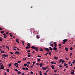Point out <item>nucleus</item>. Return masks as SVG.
<instances>
[{
    "label": "nucleus",
    "mask_w": 75,
    "mask_h": 75,
    "mask_svg": "<svg viewBox=\"0 0 75 75\" xmlns=\"http://www.w3.org/2000/svg\"><path fill=\"white\" fill-rule=\"evenodd\" d=\"M9 67H11V64H9L8 65Z\"/></svg>",
    "instance_id": "51"
},
{
    "label": "nucleus",
    "mask_w": 75,
    "mask_h": 75,
    "mask_svg": "<svg viewBox=\"0 0 75 75\" xmlns=\"http://www.w3.org/2000/svg\"><path fill=\"white\" fill-rule=\"evenodd\" d=\"M50 46H51L52 47H54V45H53V44H50Z\"/></svg>",
    "instance_id": "32"
},
{
    "label": "nucleus",
    "mask_w": 75,
    "mask_h": 75,
    "mask_svg": "<svg viewBox=\"0 0 75 75\" xmlns=\"http://www.w3.org/2000/svg\"><path fill=\"white\" fill-rule=\"evenodd\" d=\"M17 72L18 74H21V72L20 71H17Z\"/></svg>",
    "instance_id": "27"
},
{
    "label": "nucleus",
    "mask_w": 75,
    "mask_h": 75,
    "mask_svg": "<svg viewBox=\"0 0 75 75\" xmlns=\"http://www.w3.org/2000/svg\"><path fill=\"white\" fill-rule=\"evenodd\" d=\"M36 65H40V64L39 63H38L37 62L36 63Z\"/></svg>",
    "instance_id": "33"
},
{
    "label": "nucleus",
    "mask_w": 75,
    "mask_h": 75,
    "mask_svg": "<svg viewBox=\"0 0 75 75\" xmlns=\"http://www.w3.org/2000/svg\"><path fill=\"white\" fill-rule=\"evenodd\" d=\"M0 41H3V40L1 39V37H0Z\"/></svg>",
    "instance_id": "18"
},
{
    "label": "nucleus",
    "mask_w": 75,
    "mask_h": 75,
    "mask_svg": "<svg viewBox=\"0 0 75 75\" xmlns=\"http://www.w3.org/2000/svg\"><path fill=\"white\" fill-rule=\"evenodd\" d=\"M54 65L51 66V68H54Z\"/></svg>",
    "instance_id": "47"
},
{
    "label": "nucleus",
    "mask_w": 75,
    "mask_h": 75,
    "mask_svg": "<svg viewBox=\"0 0 75 75\" xmlns=\"http://www.w3.org/2000/svg\"><path fill=\"white\" fill-rule=\"evenodd\" d=\"M17 49L18 51H20V49H19V48H17Z\"/></svg>",
    "instance_id": "54"
},
{
    "label": "nucleus",
    "mask_w": 75,
    "mask_h": 75,
    "mask_svg": "<svg viewBox=\"0 0 75 75\" xmlns=\"http://www.w3.org/2000/svg\"><path fill=\"white\" fill-rule=\"evenodd\" d=\"M10 53L12 55H13V52H11Z\"/></svg>",
    "instance_id": "53"
},
{
    "label": "nucleus",
    "mask_w": 75,
    "mask_h": 75,
    "mask_svg": "<svg viewBox=\"0 0 75 75\" xmlns=\"http://www.w3.org/2000/svg\"><path fill=\"white\" fill-rule=\"evenodd\" d=\"M27 45H28V46L29 47H30V45L29 43L27 44Z\"/></svg>",
    "instance_id": "24"
},
{
    "label": "nucleus",
    "mask_w": 75,
    "mask_h": 75,
    "mask_svg": "<svg viewBox=\"0 0 75 75\" xmlns=\"http://www.w3.org/2000/svg\"><path fill=\"white\" fill-rule=\"evenodd\" d=\"M33 67H34V64L33 65H32L30 67V68H33Z\"/></svg>",
    "instance_id": "35"
},
{
    "label": "nucleus",
    "mask_w": 75,
    "mask_h": 75,
    "mask_svg": "<svg viewBox=\"0 0 75 75\" xmlns=\"http://www.w3.org/2000/svg\"><path fill=\"white\" fill-rule=\"evenodd\" d=\"M49 55L50 56H51V53L50 52H49Z\"/></svg>",
    "instance_id": "28"
},
{
    "label": "nucleus",
    "mask_w": 75,
    "mask_h": 75,
    "mask_svg": "<svg viewBox=\"0 0 75 75\" xmlns=\"http://www.w3.org/2000/svg\"><path fill=\"white\" fill-rule=\"evenodd\" d=\"M4 33V31H1L0 33L1 34H3V33Z\"/></svg>",
    "instance_id": "15"
},
{
    "label": "nucleus",
    "mask_w": 75,
    "mask_h": 75,
    "mask_svg": "<svg viewBox=\"0 0 75 75\" xmlns=\"http://www.w3.org/2000/svg\"><path fill=\"white\" fill-rule=\"evenodd\" d=\"M39 74L40 75H42V73H41V71H39Z\"/></svg>",
    "instance_id": "21"
},
{
    "label": "nucleus",
    "mask_w": 75,
    "mask_h": 75,
    "mask_svg": "<svg viewBox=\"0 0 75 75\" xmlns=\"http://www.w3.org/2000/svg\"><path fill=\"white\" fill-rule=\"evenodd\" d=\"M62 64H63L64 62H65V61L64 60H62Z\"/></svg>",
    "instance_id": "19"
},
{
    "label": "nucleus",
    "mask_w": 75,
    "mask_h": 75,
    "mask_svg": "<svg viewBox=\"0 0 75 75\" xmlns=\"http://www.w3.org/2000/svg\"><path fill=\"white\" fill-rule=\"evenodd\" d=\"M54 63V62H51V64H53Z\"/></svg>",
    "instance_id": "50"
},
{
    "label": "nucleus",
    "mask_w": 75,
    "mask_h": 75,
    "mask_svg": "<svg viewBox=\"0 0 75 75\" xmlns=\"http://www.w3.org/2000/svg\"><path fill=\"white\" fill-rule=\"evenodd\" d=\"M54 47H57V43L56 42L54 43Z\"/></svg>",
    "instance_id": "9"
},
{
    "label": "nucleus",
    "mask_w": 75,
    "mask_h": 75,
    "mask_svg": "<svg viewBox=\"0 0 75 75\" xmlns=\"http://www.w3.org/2000/svg\"><path fill=\"white\" fill-rule=\"evenodd\" d=\"M65 59H66V60H68V58H66Z\"/></svg>",
    "instance_id": "56"
},
{
    "label": "nucleus",
    "mask_w": 75,
    "mask_h": 75,
    "mask_svg": "<svg viewBox=\"0 0 75 75\" xmlns=\"http://www.w3.org/2000/svg\"><path fill=\"white\" fill-rule=\"evenodd\" d=\"M36 37L38 39V38H40V37H39L38 35Z\"/></svg>",
    "instance_id": "41"
},
{
    "label": "nucleus",
    "mask_w": 75,
    "mask_h": 75,
    "mask_svg": "<svg viewBox=\"0 0 75 75\" xmlns=\"http://www.w3.org/2000/svg\"><path fill=\"white\" fill-rule=\"evenodd\" d=\"M16 41L17 42H18V43H19V41H18V39H16Z\"/></svg>",
    "instance_id": "26"
},
{
    "label": "nucleus",
    "mask_w": 75,
    "mask_h": 75,
    "mask_svg": "<svg viewBox=\"0 0 75 75\" xmlns=\"http://www.w3.org/2000/svg\"><path fill=\"white\" fill-rule=\"evenodd\" d=\"M1 69H4V67L3 66V64H2L1 65Z\"/></svg>",
    "instance_id": "6"
},
{
    "label": "nucleus",
    "mask_w": 75,
    "mask_h": 75,
    "mask_svg": "<svg viewBox=\"0 0 75 75\" xmlns=\"http://www.w3.org/2000/svg\"><path fill=\"white\" fill-rule=\"evenodd\" d=\"M26 69V70H28V68H26V69Z\"/></svg>",
    "instance_id": "61"
},
{
    "label": "nucleus",
    "mask_w": 75,
    "mask_h": 75,
    "mask_svg": "<svg viewBox=\"0 0 75 75\" xmlns=\"http://www.w3.org/2000/svg\"><path fill=\"white\" fill-rule=\"evenodd\" d=\"M32 53H33V54H35V52L34 51H33L32 52Z\"/></svg>",
    "instance_id": "37"
},
{
    "label": "nucleus",
    "mask_w": 75,
    "mask_h": 75,
    "mask_svg": "<svg viewBox=\"0 0 75 75\" xmlns=\"http://www.w3.org/2000/svg\"><path fill=\"white\" fill-rule=\"evenodd\" d=\"M17 54V55H19V54H20V52L17 51L15 52V54Z\"/></svg>",
    "instance_id": "3"
},
{
    "label": "nucleus",
    "mask_w": 75,
    "mask_h": 75,
    "mask_svg": "<svg viewBox=\"0 0 75 75\" xmlns=\"http://www.w3.org/2000/svg\"><path fill=\"white\" fill-rule=\"evenodd\" d=\"M57 71H58V70L56 69V70H54L53 71L54 72H57Z\"/></svg>",
    "instance_id": "34"
},
{
    "label": "nucleus",
    "mask_w": 75,
    "mask_h": 75,
    "mask_svg": "<svg viewBox=\"0 0 75 75\" xmlns=\"http://www.w3.org/2000/svg\"><path fill=\"white\" fill-rule=\"evenodd\" d=\"M3 37L4 38H6V36H4Z\"/></svg>",
    "instance_id": "59"
},
{
    "label": "nucleus",
    "mask_w": 75,
    "mask_h": 75,
    "mask_svg": "<svg viewBox=\"0 0 75 75\" xmlns=\"http://www.w3.org/2000/svg\"><path fill=\"white\" fill-rule=\"evenodd\" d=\"M64 66H67V64L65 63H64Z\"/></svg>",
    "instance_id": "23"
},
{
    "label": "nucleus",
    "mask_w": 75,
    "mask_h": 75,
    "mask_svg": "<svg viewBox=\"0 0 75 75\" xmlns=\"http://www.w3.org/2000/svg\"><path fill=\"white\" fill-rule=\"evenodd\" d=\"M22 69H23L24 71H25V68L22 67Z\"/></svg>",
    "instance_id": "36"
},
{
    "label": "nucleus",
    "mask_w": 75,
    "mask_h": 75,
    "mask_svg": "<svg viewBox=\"0 0 75 75\" xmlns=\"http://www.w3.org/2000/svg\"><path fill=\"white\" fill-rule=\"evenodd\" d=\"M11 58H14V57L11 56Z\"/></svg>",
    "instance_id": "58"
},
{
    "label": "nucleus",
    "mask_w": 75,
    "mask_h": 75,
    "mask_svg": "<svg viewBox=\"0 0 75 75\" xmlns=\"http://www.w3.org/2000/svg\"><path fill=\"white\" fill-rule=\"evenodd\" d=\"M42 65H43V63H40V67H42Z\"/></svg>",
    "instance_id": "10"
},
{
    "label": "nucleus",
    "mask_w": 75,
    "mask_h": 75,
    "mask_svg": "<svg viewBox=\"0 0 75 75\" xmlns=\"http://www.w3.org/2000/svg\"><path fill=\"white\" fill-rule=\"evenodd\" d=\"M18 64V63H15L14 64V66H16V65H17Z\"/></svg>",
    "instance_id": "22"
},
{
    "label": "nucleus",
    "mask_w": 75,
    "mask_h": 75,
    "mask_svg": "<svg viewBox=\"0 0 75 75\" xmlns=\"http://www.w3.org/2000/svg\"><path fill=\"white\" fill-rule=\"evenodd\" d=\"M70 57H71V56H72V53H70Z\"/></svg>",
    "instance_id": "43"
},
{
    "label": "nucleus",
    "mask_w": 75,
    "mask_h": 75,
    "mask_svg": "<svg viewBox=\"0 0 75 75\" xmlns=\"http://www.w3.org/2000/svg\"><path fill=\"white\" fill-rule=\"evenodd\" d=\"M65 71H66V69H64L63 71H64V72H65Z\"/></svg>",
    "instance_id": "52"
},
{
    "label": "nucleus",
    "mask_w": 75,
    "mask_h": 75,
    "mask_svg": "<svg viewBox=\"0 0 75 75\" xmlns=\"http://www.w3.org/2000/svg\"><path fill=\"white\" fill-rule=\"evenodd\" d=\"M6 48H7L8 49H9V47H8L7 46H6Z\"/></svg>",
    "instance_id": "38"
},
{
    "label": "nucleus",
    "mask_w": 75,
    "mask_h": 75,
    "mask_svg": "<svg viewBox=\"0 0 75 75\" xmlns=\"http://www.w3.org/2000/svg\"><path fill=\"white\" fill-rule=\"evenodd\" d=\"M6 71L8 72H9V69L7 68L6 69Z\"/></svg>",
    "instance_id": "20"
},
{
    "label": "nucleus",
    "mask_w": 75,
    "mask_h": 75,
    "mask_svg": "<svg viewBox=\"0 0 75 75\" xmlns=\"http://www.w3.org/2000/svg\"><path fill=\"white\" fill-rule=\"evenodd\" d=\"M59 68H61V67H62V65H60L59 66Z\"/></svg>",
    "instance_id": "49"
},
{
    "label": "nucleus",
    "mask_w": 75,
    "mask_h": 75,
    "mask_svg": "<svg viewBox=\"0 0 75 75\" xmlns=\"http://www.w3.org/2000/svg\"><path fill=\"white\" fill-rule=\"evenodd\" d=\"M44 49L45 51H47V52H49V51H50V49H49L48 48H44Z\"/></svg>",
    "instance_id": "2"
},
{
    "label": "nucleus",
    "mask_w": 75,
    "mask_h": 75,
    "mask_svg": "<svg viewBox=\"0 0 75 75\" xmlns=\"http://www.w3.org/2000/svg\"><path fill=\"white\" fill-rule=\"evenodd\" d=\"M38 62H40V61H41V60L40 59H38Z\"/></svg>",
    "instance_id": "29"
},
{
    "label": "nucleus",
    "mask_w": 75,
    "mask_h": 75,
    "mask_svg": "<svg viewBox=\"0 0 75 75\" xmlns=\"http://www.w3.org/2000/svg\"><path fill=\"white\" fill-rule=\"evenodd\" d=\"M2 57H8V56H7V55L6 54L3 55Z\"/></svg>",
    "instance_id": "13"
},
{
    "label": "nucleus",
    "mask_w": 75,
    "mask_h": 75,
    "mask_svg": "<svg viewBox=\"0 0 75 75\" xmlns=\"http://www.w3.org/2000/svg\"><path fill=\"white\" fill-rule=\"evenodd\" d=\"M30 48H32V49H33L34 50V49H35V48H36V47L34 46H31Z\"/></svg>",
    "instance_id": "4"
},
{
    "label": "nucleus",
    "mask_w": 75,
    "mask_h": 75,
    "mask_svg": "<svg viewBox=\"0 0 75 75\" xmlns=\"http://www.w3.org/2000/svg\"><path fill=\"white\" fill-rule=\"evenodd\" d=\"M42 69H43V70H45V71L47 69H46V68H45V67H42Z\"/></svg>",
    "instance_id": "7"
},
{
    "label": "nucleus",
    "mask_w": 75,
    "mask_h": 75,
    "mask_svg": "<svg viewBox=\"0 0 75 75\" xmlns=\"http://www.w3.org/2000/svg\"><path fill=\"white\" fill-rule=\"evenodd\" d=\"M73 72H75V70H71Z\"/></svg>",
    "instance_id": "57"
},
{
    "label": "nucleus",
    "mask_w": 75,
    "mask_h": 75,
    "mask_svg": "<svg viewBox=\"0 0 75 75\" xmlns=\"http://www.w3.org/2000/svg\"><path fill=\"white\" fill-rule=\"evenodd\" d=\"M0 30H3V28H2L0 27Z\"/></svg>",
    "instance_id": "55"
},
{
    "label": "nucleus",
    "mask_w": 75,
    "mask_h": 75,
    "mask_svg": "<svg viewBox=\"0 0 75 75\" xmlns=\"http://www.w3.org/2000/svg\"><path fill=\"white\" fill-rule=\"evenodd\" d=\"M35 49L36 50V51H38V48L36 47V48H35Z\"/></svg>",
    "instance_id": "11"
},
{
    "label": "nucleus",
    "mask_w": 75,
    "mask_h": 75,
    "mask_svg": "<svg viewBox=\"0 0 75 75\" xmlns=\"http://www.w3.org/2000/svg\"><path fill=\"white\" fill-rule=\"evenodd\" d=\"M1 53H5V52L4 51H1Z\"/></svg>",
    "instance_id": "39"
},
{
    "label": "nucleus",
    "mask_w": 75,
    "mask_h": 75,
    "mask_svg": "<svg viewBox=\"0 0 75 75\" xmlns=\"http://www.w3.org/2000/svg\"><path fill=\"white\" fill-rule=\"evenodd\" d=\"M65 50L66 51H68V49L67 47H65Z\"/></svg>",
    "instance_id": "12"
},
{
    "label": "nucleus",
    "mask_w": 75,
    "mask_h": 75,
    "mask_svg": "<svg viewBox=\"0 0 75 75\" xmlns=\"http://www.w3.org/2000/svg\"><path fill=\"white\" fill-rule=\"evenodd\" d=\"M26 48L27 50H28V46H27L26 47Z\"/></svg>",
    "instance_id": "31"
},
{
    "label": "nucleus",
    "mask_w": 75,
    "mask_h": 75,
    "mask_svg": "<svg viewBox=\"0 0 75 75\" xmlns=\"http://www.w3.org/2000/svg\"><path fill=\"white\" fill-rule=\"evenodd\" d=\"M10 37H12L13 35H10Z\"/></svg>",
    "instance_id": "63"
},
{
    "label": "nucleus",
    "mask_w": 75,
    "mask_h": 75,
    "mask_svg": "<svg viewBox=\"0 0 75 75\" xmlns=\"http://www.w3.org/2000/svg\"><path fill=\"white\" fill-rule=\"evenodd\" d=\"M24 67H26V66H27V64H24Z\"/></svg>",
    "instance_id": "42"
},
{
    "label": "nucleus",
    "mask_w": 75,
    "mask_h": 75,
    "mask_svg": "<svg viewBox=\"0 0 75 75\" xmlns=\"http://www.w3.org/2000/svg\"><path fill=\"white\" fill-rule=\"evenodd\" d=\"M40 51H43V49H40Z\"/></svg>",
    "instance_id": "25"
},
{
    "label": "nucleus",
    "mask_w": 75,
    "mask_h": 75,
    "mask_svg": "<svg viewBox=\"0 0 75 75\" xmlns=\"http://www.w3.org/2000/svg\"><path fill=\"white\" fill-rule=\"evenodd\" d=\"M75 60H74L72 62V64H74V63H75Z\"/></svg>",
    "instance_id": "48"
},
{
    "label": "nucleus",
    "mask_w": 75,
    "mask_h": 75,
    "mask_svg": "<svg viewBox=\"0 0 75 75\" xmlns=\"http://www.w3.org/2000/svg\"><path fill=\"white\" fill-rule=\"evenodd\" d=\"M35 63V61H34L33 62V64H34Z\"/></svg>",
    "instance_id": "44"
},
{
    "label": "nucleus",
    "mask_w": 75,
    "mask_h": 75,
    "mask_svg": "<svg viewBox=\"0 0 75 75\" xmlns=\"http://www.w3.org/2000/svg\"><path fill=\"white\" fill-rule=\"evenodd\" d=\"M17 62L18 64L19 63H20V62H21V61H18V62Z\"/></svg>",
    "instance_id": "46"
},
{
    "label": "nucleus",
    "mask_w": 75,
    "mask_h": 75,
    "mask_svg": "<svg viewBox=\"0 0 75 75\" xmlns=\"http://www.w3.org/2000/svg\"><path fill=\"white\" fill-rule=\"evenodd\" d=\"M52 50H54V51H56L57 50V48L54 47L53 48Z\"/></svg>",
    "instance_id": "5"
},
{
    "label": "nucleus",
    "mask_w": 75,
    "mask_h": 75,
    "mask_svg": "<svg viewBox=\"0 0 75 75\" xmlns=\"http://www.w3.org/2000/svg\"><path fill=\"white\" fill-rule=\"evenodd\" d=\"M50 69H49L48 70H47V71L46 72V73H47V72H48V71Z\"/></svg>",
    "instance_id": "45"
},
{
    "label": "nucleus",
    "mask_w": 75,
    "mask_h": 75,
    "mask_svg": "<svg viewBox=\"0 0 75 75\" xmlns=\"http://www.w3.org/2000/svg\"><path fill=\"white\" fill-rule=\"evenodd\" d=\"M44 75H47V74H46L45 73H44Z\"/></svg>",
    "instance_id": "64"
},
{
    "label": "nucleus",
    "mask_w": 75,
    "mask_h": 75,
    "mask_svg": "<svg viewBox=\"0 0 75 75\" xmlns=\"http://www.w3.org/2000/svg\"><path fill=\"white\" fill-rule=\"evenodd\" d=\"M6 34H8V33L7 32L6 33Z\"/></svg>",
    "instance_id": "62"
},
{
    "label": "nucleus",
    "mask_w": 75,
    "mask_h": 75,
    "mask_svg": "<svg viewBox=\"0 0 75 75\" xmlns=\"http://www.w3.org/2000/svg\"><path fill=\"white\" fill-rule=\"evenodd\" d=\"M70 74H71V75H74V72H73L72 71H71Z\"/></svg>",
    "instance_id": "14"
},
{
    "label": "nucleus",
    "mask_w": 75,
    "mask_h": 75,
    "mask_svg": "<svg viewBox=\"0 0 75 75\" xmlns=\"http://www.w3.org/2000/svg\"><path fill=\"white\" fill-rule=\"evenodd\" d=\"M37 57H38V58H41V56L38 55V56Z\"/></svg>",
    "instance_id": "30"
},
{
    "label": "nucleus",
    "mask_w": 75,
    "mask_h": 75,
    "mask_svg": "<svg viewBox=\"0 0 75 75\" xmlns=\"http://www.w3.org/2000/svg\"><path fill=\"white\" fill-rule=\"evenodd\" d=\"M62 59H60L58 62L59 64L60 62H62Z\"/></svg>",
    "instance_id": "8"
},
{
    "label": "nucleus",
    "mask_w": 75,
    "mask_h": 75,
    "mask_svg": "<svg viewBox=\"0 0 75 75\" xmlns=\"http://www.w3.org/2000/svg\"><path fill=\"white\" fill-rule=\"evenodd\" d=\"M63 44H65V42H66L67 41V39H64L63 40Z\"/></svg>",
    "instance_id": "1"
},
{
    "label": "nucleus",
    "mask_w": 75,
    "mask_h": 75,
    "mask_svg": "<svg viewBox=\"0 0 75 75\" xmlns=\"http://www.w3.org/2000/svg\"><path fill=\"white\" fill-rule=\"evenodd\" d=\"M70 50H73V48L72 47H71L70 48Z\"/></svg>",
    "instance_id": "40"
},
{
    "label": "nucleus",
    "mask_w": 75,
    "mask_h": 75,
    "mask_svg": "<svg viewBox=\"0 0 75 75\" xmlns=\"http://www.w3.org/2000/svg\"><path fill=\"white\" fill-rule=\"evenodd\" d=\"M49 49H50V50H51V51H52V48L50 47H49Z\"/></svg>",
    "instance_id": "17"
},
{
    "label": "nucleus",
    "mask_w": 75,
    "mask_h": 75,
    "mask_svg": "<svg viewBox=\"0 0 75 75\" xmlns=\"http://www.w3.org/2000/svg\"><path fill=\"white\" fill-rule=\"evenodd\" d=\"M27 51V52H30V50H28Z\"/></svg>",
    "instance_id": "60"
},
{
    "label": "nucleus",
    "mask_w": 75,
    "mask_h": 75,
    "mask_svg": "<svg viewBox=\"0 0 75 75\" xmlns=\"http://www.w3.org/2000/svg\"><path fill=\"white\" fill-rule=\"evenodd\" d=\"M54 59H58V57H54Z\"/></svg>",
    "instance_id": "16"
}]
</instances>
